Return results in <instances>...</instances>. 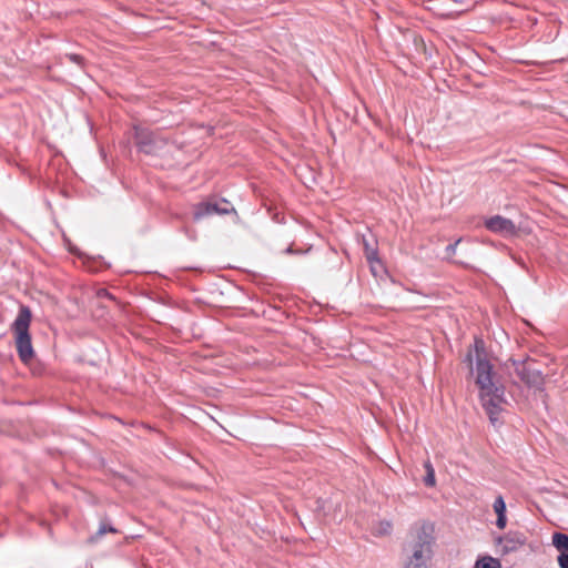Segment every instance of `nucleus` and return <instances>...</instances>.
<instances>
[{
    "instance_id": "obj_1",
    "label": "nucleus",
    "mask_w": 568,
    "mask_h": 568,
    "mask_svg": "<svg viewBox=\"0 0 568 568\" xmlns=\"http://www.w3.org/2000/svg\"><path fill=\"white\" fill-rule=\"evenodd\" d=\"M476 365L474 368L479 399L493 425L498 423L499 414L506 404L505 387L495 381L493 364L485 356L483 339H475Z\"/></svg>"
},
{
    "instance_id": "obj_2",
    "label": "nucleus",
    "mask_w": 568,
    "mask_h": 568,
    "mask_svg": "<svg viewBox=\"0 0 568 568\" xmlns=\"http://www.w3.org/2000/svg\"><path fill=\"white\" fill-rule=\"evenodd\" d=\"M32 320L31 311L28 306L21 305L18 315L11 325L14 334L16 348L19 358L28 364L34 357V351L31 343V335L29 333Z\"/></svg>"
},
{
    "instance_id": "obj_3",
    "label": "nucleus",
    "mask_w": 568,
    "mask_h": 568,
    "mask_svg": "<svg viewBox=\"0 0 568 568\" xmlns=\"http://www.w3.org/2000/svg\"><path fill=\"white\" fill-rule=\"evenodd\" d=\"M433 527L430 525L423 524L416 528L410 545V556L407 558L404 568H428V561L433 552Z\"/></svg>"
},
{
    "instance_id": "obj_4",
    "label": "nucleus",
    "mask_w": 568,
    "mask_h": 568,
    "mask_svg": "<svg viewBox=\"0 0 568 568\" xmlns=\"http://www.w3.org/2000/svg\"><path fill=\"white\" fill-rule=\"evenodd\" d=\"M527 540L526 534L519 530H509L503 535L493 536L495 552L499 556H507L523 550Z\"/></svg>"
},
{
    "instance_id": "obj_5",
    "label": "nucleus",
    "mask_w": 568,
    "mask_h": 568,
    "mask_svg": "<svg viewBox=\"0 0 568 568\" xmlns=\"http://www.w3.org/2000/svg\"><path fill=\"white\" fill-rule=\"evenodd\" d=\"M135 141L139 150L146 154H159L166 145V140L145 128L135 126Z\"/></svg>"
},
{
    "instance_id": "obj_6",
    "label": "nucleus",
    "mask_w": 568,
    "mask_h": 568,
    "mask_svg": "<svg viewBox=\"0 0 568 568\" xmlns=\"http://www.w3.org/2000/svg\"><path fill=\"white\" fill-rule=\"evenodd\" d=\"M485 226L493 233L501 236H514L517 233L515 223L501 215H495L485 221Z\"/></svg>"
},
{
    "instance_id": "obj_7",
    "label": "nucleus",
    "mask_w": 568,
    "mask_h": 568,
    "mask_svg": "<svg viewBox=\"0 0 568 568\" xmlns=\"http://www.w3.org/2000/svg\"><path fill=\"white\" fill-rule=\"evenodd\" d=\"M234 209L226 200H221L219 202L201 203L196 206L194 211V220H201L204 216L213 214H229Z\"/></svg>"
},
{
    "instance_id": "obj_8",
    "label": "nucleus",
    "mask_w": 568,
    "mask_h": 568,
    "mask_svg": "<svg viewBox=\"0 0 568 568\" xmlns=\"http://www.w3.org/2000/svg\"><path fill=\"white\" fill-rule=\"evenodd\" d=\"M517 376L530 387H541L544 384L542 375L539 371L530 369L525 363L514 362Z\"/></svg>"
},
{
    "instance_id": "obj_9",
    "label": "nucleus",
    "mask_w": 568,
    "mask_h": 568,
    "mask_svg": "<svg viewBox=\"0 0 568 568\" xmlns=\"http://www.w3.org/2000/svg\"><path fill=\"white\" fill-rule=\"evenodd\" d=\"M552 545L558 550L557 558L560 568H568V535L555 532L552 535Z\"/></svg>"
},
{
    "instance_id": "obj_10",
    "label": "nucleus",
    "mask_w": 568,
    "mask_h": 568,
    "mask_svg": "<svg viewBox=\"0 0 568 568\" xmlns=\"http://www.w3.org/2000/svg\"><path fill=\"white\" fill-rule=\"evenodd\" d=\"M493 509L495 514L497 515L496 526L499 529H505L507 526V516H506V503L503 498V496H497L494 504Z\"/></svg>"
},
{
    "instance_id": "obj_11",
    "label": "nucleus",
    "mask_w": 568,
    "mask_h": 568,
    "mask_svg": "<svg viewBox=\"0 0 568 568\" xmlns=\"http://www.w3.org/2000/svg\"><path fill=\"white\" fill-rule=\"evenodd\" d=\"M393 531V524L390 520L382 519L372 524L371 532L375 537L389 536Z\"/></svg>"
},
{
    "instance_id": "obj_12",
    "label": "nucleus",
    "mask_w": 568,
    "mask_h": 568,
    "mask_svg": "<svg viewBox=\"0 0 568 568\" xmlns=\"http://www.w3.org/2000/svg\"><path fill=\"white\" fill-rule=\"evenodd\" d=\"M475 568H501V564L497 558L485 556L477 560Z\"/></svg>"
},
{
    "instance_id": "obj_13",
    "label": "nucleus",
    "mask_w": 568,
    "mask_h": 568,
    "mask_svg": "<svg viewBox=\"0 0 568 568\" xmlns=\"http://www.w3.org/2000/svg\"><path fill=\"white\" fill-rule=\"evenodd\" d=\"M424 466L426 469V476L424 478V483L426 486L433 487L436 484L435 469H434L433 465L430 464V462H426Z\"/></svg>"
},
{
    "instance_id": "obj_14",
    "label": "nucleus",
    "mask_w": 568,
    "mask_h": 568,
    "mask_svg": "<svg viewBox=\"0 0 568 568\" xmlns=\"http://www.w3.org/2000/svg\"><path fill=\"white\" fill-rule=\"evenodd\" d=\"M105 532H115V529L106 524H101L97 534L90 538V541H97Z\"/></svg>"
},
{
    "instance_id": "obj_15",
    "label": "nucleus",
    "mask_w": 568,
    "mask_h": 568,
    "mask_svg": "<svg viewBox=\"0 0 568 568\" xmlns=\"http://www.w3.org/2000/svg\"><path fill=\"white\" fill-rule=\"evenodd\" d=\"M67 57L70 59V61L78 63V64H80L82 61V58L78 54H68Z\"/></svg>"
},
{
    "instance_id": "obj_16",
    "label": "nucleus",
    "mask_w": 568,
    "mask_h": 568,
    "mask_svg": "<svg viewBox=\"0 0 568 568\" xmlns=\"http://www.w3.org/2000/svg\"><path fill=\"white\" fill-rule=\"evenodd\" d=\"M459 241H460V240H458V241H456L454 244H449V245L447 246V248H446V250H447V253H448V254H454V253H455L456 247H457V245H458Z\"/></svg>"
},
{
    "instance_id": "obj_17",
    "label": "nucleus",
    "mask_w": 568,
    "mask_h": 568,
    "mask_svg": "<svg viewBox=\"0 0 568 568\" xmlns=\"http://www.w3.org/2000/svg\"><path fill=\"white\" fill-rule=\"evenodd\" d=\"M374 254H375V252H372V253L367 254V258L371 260L372 255H374Z\"/></svg>"
}]
</instances>
